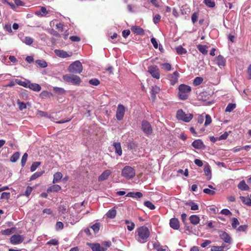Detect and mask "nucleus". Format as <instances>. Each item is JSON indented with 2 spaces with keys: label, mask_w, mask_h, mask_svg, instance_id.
I'll return each mask as SVG.
<instances>
[{
  "label": "nucleus",
  "mask_w": 251,
  "mask_h": 251,
  "mask_svg": "<svg viewBox=\"0 0 251 251\" xmlns=\"http://www.w3.org/2000/svg\"><path fill=\"white\" fill-rule=\"evenodd\" d=\"M150 235L149 228L143 226L137 228L135 232V237L140 243H145L149 238Z\"/></svg>",
  "instance_id": "f257e3e1"
},
{
  "label": "nucleus",
  "mask_w": 251,
  "mask_h": 251,
  "mask_svg": "<svg viewBox=\"0 0 251 251\" xmlns=\"http://www.w3.org/2000/svg\"><path fill=\"white\" fill-rule=\"evenodd\" d=\"M178 98L181 100H186L189 97V93L191 89L190 86L186 84H181L178 86Z\"/></svg>",
  "instance_id": "f03ea898"
},
{
  "label": "nucleus",
  "mask_w": 251,
  "mask_h": 251,
  "mask_svg": "<svg viewBox=\"0 0 251 251\" xmlns=\"http://www.w3.org/2000/svg\"><path fill=\"white\" fill-rule=\"evenodd\" d=\"M63 79L65 82L71 83L74 85H79L82 82L79 76L73 74H67L63 76Z\"/></svg>",
  "instance_id": "7ed1b4c3"
},
{
  "label": "nucleus",
  "mask_w": 251,
  "mask_h": 251,
  "mask_svg": "<svg viewBox=\"0 0 251 251\" xmlns=\"http://www.w3.org/2000/svg\"><path fill=\"white\" fill-rule=\"evenodd\" d=\"M68 72L74 74H80L83 71V66L80 61H75L70 64L68 68Z\"/></svg>",
  "instance_id": "20e7f679"
},
{
  "label": "nucleus",
  "mask_w": 251,
  "mask_h": 251,
  "mask_svg": "<svg viewBox=\"0 0 251 251\" xmlns=\"http://www.w3.org/2000/svg\"><path fill=\"white\" fill-rule=\"evenodd\" d=\"M121 175L125 178L130 179L134 177L135 175H136V172L135 170L132 167L126 166L122 170Z\"/></svg>",
  "instance_id": "39448f33"
},
{
  "label": "nucleus",
  "mask_w": 251,
  "mask_h": 251,
  "mask_svg": "<svg viewBox=\"0 0 251 251\" xmlns=\"http://www.w3.org/2000/svg\"><path fill=\"white\" fill-rule=\"evenodd\" d=\"M176 117L178 120L188 123L193 119V115L192 114H186L182 109H180L177 111Z\"/></svg>",
  "instance_id": "423d86ee"
},
{
  "label": "nucleus",
  "mask_w": 251,
  "mask_h": 251,
  "mask_svg": "<svg viewBox=\"0 0 251 251\" xmlns=\"http://www.w3.org/2000/svg\"><path fill=\"white\" fill-rule=\"evenodd\" d=\"M148 72L151 75V76L155 79H159L160 77L159 70L157 66L152 65L148 68Z\"/></svg>",
  "instance_id": "0eeeda50"
},
{
  "label": "nucleus",
  "mask_w": 251,
  "mask_h": 251,
  "mask_svg": "<svg viewBox=\"0 0 251 251\" xmlns=\"http://www.w3.org/2000/svg\"><path fill=\"white\" fill-rule=\"evenodd\" d=\"M125 113V106L122 104H119L117 106L116 115H115V117H116L118 121L122 120L124 117Z\"/></svg>",
  "instance_id": "6e6552de"
},
{
  "label": "nucleus",
  "mask_w": 251,
  "mask_h": 251,
  "mask_svg": "<svg viewBox=\"0 0 251 251\" xmlns=\"http://www.w3.org/2000/svg\"><path fill=\"white\" fill-rule=\"evenodd\" d=\"M142 129L143 131L147 135H151L152 132L151 126L149 122L143 121L142 124Z\"/></svg>",
  "instance_id": "1a4fd4ad"
},
{
  "label": "nucleus",
  "mask_w": 251,
  "mask_h": 251,
  "mask_svg": "<svg viewBox=\"0 0 251 251\" xmlns=\"http://www.w3.org/2000/svg\"><path fill=\"white\" fill-rule=\"evenodd\" d=\"M54 52L56 56L61 58H66L72 55L71 51L68 52L64 50H55Z\"/></svg>",
  "instance_id": "9d476101"
},
{
  "label": "nucleus",
  "mask_w": 251,
  "mask_h": 251,
  "mask_svg": "<svg viewBox=\"0 0 251 251\" xmlns=\"http://www.w3.org/2000/svg\"><path fill=\"white\" fill-rule=\"evenodd\" d=\"M24 240V237L23 235L19 234H15L11 236L10 238V243L11 244H20L22 243Z\"/></svg>",
  "instance_id": "9b49d317"
},
{
  "label": "nucleus",
  "mask_w": 251,
  "mask_h": 251,
  "mask_svg": "<svg viewBox=\"0 0 251 251\" xmlns=\"http://www.w3.org/2000/svg\"><path fill=\"white\" fill-rule=\"evenodd\" d=\"M219 236L220 238L226 243L231 244L232 239L229 235L224 231H219Z\"/></svg>",
  "instance_id": "f8f14e48"
},
{
  "label": "nucleus",
  "mask_w": 251,
  "mask_h": 251,
  "mask_svg": "<svg viewBox=\"0 0 251 251\" xmlns=\"http://www.w3.org/2000/svg\"><path fill=\"white\" fill-rule=\"evenodd\" d=\"M87 245H89L93 251H105L106 250V248H104V247H101L100 246V244L98 243H88Z\"/></svg>",
  "instance_id": "ddd939ff"
},
{
  "label": "nucleus",
  "mask_w": 251,
  "mask_h": 251,
  "mask_svg": "<svg viewBox=\"0 0 251 251\" xmlns=\"http://www.w3.org/2000/svg\"><path fill=\"white\" fill-rule=\"evenodd\" d=\"M179 74L177 72H174L173 74L168 75V77L170 78L171 85H175L177 82Z\"/></svg>",
  "instance_id": "4468645a"
},
{
  "label": "nucleus",
  "mask_w": 251,
  "mask_h": 251,
  "mask_svg": "<svg viewBox=\"0 0 251 251\" xmlns=\"http://www.w3.org/2000/svg\"><path fill=\"white\" fill-rule=\"evenodd\" d=\"M131 31L134 33L139 35H144L145 34V30L143 28L138 26L134 25L130 28Z\"/></svg>",
  "instance_id": "2eb2a0df"
},
{
  "label": "nucleus",
  "mask_w": 251,
  "mask_h": 251,
  "mask_svg": "<svg viewBox=\"0 0 251 251\" xmlns=\"http://www.w3.org/2000/svg\"><path fill=\"white\" fill-rule=\"evenodd\" d=\"M170 226L174 230L178 229L180 228L178 220L176 218H172L170 221Z\"/></svg>",
  "instance_id": "dca6fc26"
},
{
  "label": "nucleus",
  "mask_w": 251,
  "mask_h": 251,
  "mask_svg": "<svg viewBox=\"0 0 251 251\" xmlns=\"http://www.w3.org/2000/svg\"><path fill=\"white\" fill-rule=\"evenodd\" d=\"M111 171L109 170H106L105 171H103L102 174L100 175V176L98 177V180L99 181H102L103 180H105L107 179L109 176L111 175Z\"/></svg>",
  "instance_id": "f3484780"
},
{
  "label": "nucleus",
  "mask_w": 251,
  "mask_h": 251,
  "mask_svg": "<svg viewBox=\"0 0 251 251\" xmlns=\"http://www.w3.org/2000/svg\"><path fill=\"white\" fill-rule=\"evenodd\" d=\"M237 187L241 191H250V187L244 180H242L238 184Z\"/></svg>",
  "instance_id": "a211bd4d"
},
{
  "label": "nucleus",
  "mask_w": 251,
  "mask_h": 251,
  "mask_svg": "<svg viewBox=\"0 0 251 251\" xmlns=\"http://www.w3.org/2000/svg\"><path fill=\"white\" fill-rule=\"evenodd\" d=\"M115 152L117 153L118 156H121L122 154V151L121 146V143L119 142H114L113 145Z\"/></svg>",
  "instance_id": "6ab92c4d"
},
{
  "label": "nucleus",
  "mask_w": 251,
  "mask_h": 251,
  "mask_svg": "<svg viewBox=\"0 0 251 251\" xmlns=\"http://www.w3.org/2000/svg\"><path fill=\"white\" fill-rule=\"evenodd\" d=\"M192 145L194 148L197 149H201L204 147V145L203 144L202 140L199 139L193 141Z\"/></svg>",
  "instance_id": "aec40b11"
},
{
  "label": "nucleus",
  "mask_w": 251,
  "mask_h": 251,
  "mask_svg": "<svg viewBox=\"0 0 251 251\" xmlns=\"http://www.w3.org/2000/svg\"><path fill=\"white\" fill-rule=\"evenodd\" d=\"M160 88L157 86H153L151 87V99L153 100H154L156 98V95L159 93Z\"/></svg>",
  "instance_id": "412c9836"
},
{
  "label": "nucleus",
  "mask_w": 251,
  "mask_h": 251,
  "mask_svg": "<svg viewBox=\"0 0 251 251\" xmlns=\"http://www.w3.org/2000/svg\"><path fill=\"white\" fill-rule=\"evenodd\" d=\"M189 220L191 224L194 225H197L200 223V219L198 215H192L189 217Z\"/></svg>",
  "instance_id": "4be33fe9"
},
{
  "label": "nucleus",
  "mask_w": 251,
  "mask_h": 251,
  "mask_svg": "<svg viewBox=\"0 0 251 251\" xmlns=\"http://www.w3.org/2000/svg\"><path fill=\"white\" fill-rule=\"evenodd\" d=\"M27 88L35 92H39L41 90V87L39 84L36 83H30V82L28 85H27Z\"/></svg>",
  "instance_id": "5701e85b"
},
{
  "label": "nucleus",
  "mask_w": 251,
  "mask_h": 251,
  "mask_svg": "<svg viewBox=\"0 0 251 251\" xmlns=\"http://www.w3.org/2000/svg\"><path fill=\"white\" fill-rule=\"evenodd\" d=\"M204 172L206 176H207V179L208 180L211 179L212 174L211 171L210 169V166L208 164L205 165L204 168Z\"/></svg>",
  "instance_id": "b1692460"
},
{
  "label": "nucleus",
  "mask_w": 251,
  "mask_h": 251,
  "mask_svg": "<svg viewBox=\"0 0 251 251\" xmlns=\"http://www.w3.org/2000/svg\"><path fill=\"white\" fill-rule=\"evenodd\" d=\"M61 188V186L58 185H57V184H55V185H52L51 186H50V188H49L48 189V192H59L60 191Z\"/></svg>",
  "instance_id": "393cba45"
},
{
  "label": "nucleus",
  "mask_w": 251,
  "mask_h": 251,
  "mask_svg": "<svg viewBox=\"0 0 251 251\" xmlns=\"http://www.w3.org/2000/svg\"><path fill=\"white\" fill-rule=\"evenodd\" d=\"M217 64L218 66H225L226 64L225 59L222 55H219L217 57Z\"/></svg>",
  "instance_id": "a878e982"
},
{
  "label": "nucleus",
  "mask_w": 251,
  "mask_h": 251,
  "mask_svg": "<svg viewBox=\"0 0 251 251\" xmlns=\"http://www.w3.org/2000/svg\"><path fill=\"white\" fill-rule=\"evenodd\" d=\"M240 199L245 204L251 206V200L249 197L240 196Z\"/></svg>",
  "instance_id": "bb28decb"
},
{
  "label": "nucleus",
  "mask_w": 251,
  "mask_h": 251,
  "mask_svg": "<svg viewBox=\"0 0 251 251\" xmlns=\"http://www.w3.org/2000/svg\"><path fill=\"white\" fill-rule=\"evenodd\" d=\"M197 49L203 54H206L208 52L207 49L208 47L206 45H199L197 46Z\"/></svg>",
  "instance_id": "cd10ccee"
},
{
  "label": "nucleus",
  "mask_w": 251,
  "mask_h": 251,
  "mask_svg": "<svg viewBox=\"0 0 251 251\" xmlns=\"http://www.w3.org/2000/svg\"><path fill=\"white\" fill-rule=\"evenodd\" d=\"M62 177V175L60 172L55 173L53 176V180H52V183H58L61 180Z\"/></svg>",
  "instance_id": "c85d7f7f"
},
{
  "label": "nucleus",
  "mask_w": 251,
  "mask_h": 251,
  "mask_svg": "<svg viewBox=\"0 0 251 251\" xmlns=\"http://www.w3.org/2000/svg\"><path fill=\"white\" fill-rule=\"evenodd\" d=\"M15 231V227H11L10 228H7L4 230L1 231L2 235H10L12 234Z\"/></svg>",
  "instance_id": "c756f323"
},
{
  "label": "nucleus",
  "mask_w": 251,
  "mask_h": 251,
  "mask_svg": "<svg viewBox=\"0 0 251 251\" xmlns=\"http://www.w3.org/2000/svg\"><path fill=\"white\" fill-rule=\"evenodd\" d=\"M125 224L127 225V229L128 231H133L135 225L133 222H130L128 220L125 221Z\"/></svg>",
  "instance_id": "7c9ffc66"
},
{
  "label": "nucleus",
  "mask_w": 251,
  "mask_h": 251,
  "mask_svg": "<svg viewBox=\"0 0 251 251\" xmlns=\"http://www.w3.org/2000/svg\"><path fill=\"white\" fill-rule=\"evenodd\" d=\"M160 66L162 69L167 72L170 71L172 70V66L169 63H161Z\"/></svg>",
  "instance_id": "2f4dec72"
},
{
  "label": "nucleus",
  "mask_w": 251,
  "mask_h": 251,
  "mask_svg": "<svg viewBox=\"0 0 251 251\" xmlns=\"http://www.w3.org/2000/svg\"><path fill=\"white\" fill-rule=\"evenodd\" d=\"M137 147V143L133 140L129 141L127 143V148L130 150L135 149Z\"/></svg>",
  "instance_id": "473e14b6"
},
{
  "label": "nucleus",
  "mask_w": 251,
  "mask_h": 251,
  "mask_svg": "<svg viewBox=\"0 0 251 251\" xmlns=\"http://www.w3.org/2000/svg\"><path fill=\"white\" fill-rule=\"evenodd\" d=\"M236 107V105L235 103H229L228 104L227 106H226V108L225 111L230 112L234 109H235Z\"/></svg>",
  "instance_id": "72a5a7b5"
},
{
  "label": "nucleus",
  "mask_w": 251,
  "mask_h": 251,
  "mask_svg": "<svg viewBox=\"0 0 251 251\" xmlns=\"http://www.w3.org/2000/svg\"><path fill=\"white\" fill-rule=\"evenodd\" d=\"M20 154L18 152H16L12 155L10 157V161L12 162H16L20 158Z\"/></svg>",
  "instance_id": "f704fd0d"
},
{
  "label": "nucleus",
  "mask_w": 251,
  "mask_h": 251,
  "mask_svg": "<svg viewBox=\"0 0 251 251\" xmlns=\"http://www.w3.org/2000/svg\"><path fill=\"white\" fill-rule=\"evenodd\" d=\"M35 62L36 64L38 65L40 67L42 68H46L48 66V63L46 61L43 60H37Z\"/></svg>",
  "instance_id": "c9c22d12"
},
{
  "label": "nucleus",
  "mask_w": 251,
  "mask_h": 251,
  "mask_svg": "<svg viewBox=\"0 0 251 251\" xmlns=\"http://www.w3.org/2000/svg\"><path fill=\"white\" fill-rule=\"evenodd\" d=\"M176 52L178 54H183L187 53V50L181 46H178L176 48Z\"/></svg>",
  "instance_id": "e433bc0d"
},
{
  "label": "nucleus",
  "mask_w": 251,
  "mask_h": 251,
  "mask_svg": "<svg viewBox=\"0 0 251 251\" xmlns=\"http://www.w3.org/2000/svg\"><path fill=\"white\" fill-rule=\"evenodd\" d=\"M116 214L117 211L115 210V209H111L108 211L106 215H107V217L108 218H114Z\"/></svg>",
  "instance_id": "4c0bfd02"
},
{
  "label": "nucleus",
  "mask_w": 251,
  "mask_h": 251,
  "mask_svg": "<svg viewBox=\"0 0 251 251\" xmlns=\"http://www.w3.org/2000/svg\"><path fill=\"white\" fill-rule=\"evenodd\" d=\"M203 81V78L200 76H197L193 80V85L194 86H198L201 84Z\"/></svg>",
  "instance_id": "58836bf2"
},
{
  "label": "nucleus",
  "mask_w": 251,
  "mask_h": 251,
  "mask_svg": "<svg viewBox=\"0 0 251 251\" xmlns=\"http://www.w3.org/2000/svg\"><path fill=\"white\" fill-rule=\"evenodd\" d=\"M54 93L58 95H63L65 93V90L61 87H53Z\"/></svg>",
  "instance_id": "ea45409f"
},
{
  "label": "nucleus",
  "mask_w": 251,
  "mask_h": 251,
  "mask_svg": "<svg viewBox=\"0 0 251 251\" xmlns=\"http://www.w3.org/2000/svg\"><path fill=\"white\" fill-rule=\"evenodd\" d=\"M204 2L205 5L209 8L214 7L215 5L214 1L212 0H204Z\"/></svg>",
  "instance_id": "a19ab883"
},
{
  "label": "nucleus",
  "mask_w": 251,
  "mask_h": 251,
  "mask_svg": "<svg viewBox=\"0 0 251 251\" xmlns=\"http://www.w3.org/2000/svg\"><path fill=\"white\" fill-rule=\"evenodd\" d=\"M15 82H16L18 85H19L20 86H22L24 87L27 88V85L29 84V82H26L25 81H23L22 80H21L20 79H16L15 80Z\"/></svg>",
  "instance_id": "79ce46f5"
},
{
  "label": "nucleus",
  "mask_w": 251,
  "mask_h": 251,
  "mask_svg": "<svg viewBox=\"0 0 251 251\" xmlns=\"http://www.w3.org/2000/svg\"><path fill=\"white\" fill-rule=\"evenodd\" d=\"M43 172H37L33 174L30 177V180H35L43 175Z\"/></svg>",
  "instance_id": "37998d69"
},
{
  "label": "nucleus",
  "mask_w": 251,
  "mask_h": 251,
  "mask_svg": "<svg viewBox=\"0 0 251 251\" xmlns=\"http://www.w3.org/2000/svg\"><path fill=\"white\" fill-rule=\"evenodd\" d=\"M40 164V162H34L32 164L31 166L30 167V170L31 172H33L35 171L37 168H38Z\"/></svg>",
  "instance_id": "c03bdc74"
},
{
  "label": "nucleus",
  "mask_w": 251,
  "mask_h": 251,
  "mask_svg": "<svg viewBox=\"0 0 251 251\" xmlns=\"http://www.w3.org/2000/svg\"><path fill=\"white\" fill-rule=\"evenodd\" d=\"M225 246H213L211 247V251H224Z\"/></svg>",
  "instance_id": "a18cd8bd"
},
{
  "label": "nucleus",
  "mask_w": 251,
  "mask_h": 251,
  "mask_svg": "<svg viewBox=\"0 0 251 251\" xmlns=\"http://www.w3.org/2000/svg\"><path fill=\"white\" fill-rule=\"evenodd\" d=\"M144 204L146 207L149 208L150 209H155V206L154 204L152 203V202L150 201H145L144 202Z\"/></svg>",
  "instance_id": "49530a36"
},
{
  "label": "nucleus",
  "mask_w": 251,
  "mask_h": 251,
  "mask_svg": "<svg viewBox=\"0 0 251 251\" xmlns=\"http://www.w3.org/2000/svg\"><path fill=\"white\" fill-rule=\"evenodd\" d=\"M203 192L209 195V196H213L215 194V190H211L209 188L204 189V190H203Z\"/></svg>",
  "instance_id": "de8ad7c7"
},
{
  "label": "nucleus",
  "mask_w": 251,
  "mask_h": 251,
  "mask_svg": "<svg viewBox=\"0 0 251 251\" xmlns=\"http://www.w3.org/2000/svg\"><path fill=\"white\" fill-rule=\"evenodd\" d=\"M17 104L19 105V108L21 111L26 108V104L24 102L20 101V100H18Z\"/></svg>",
  "instance_id": "09e8293b"
},
{
  "label": "nucleus",
  "mask_w": 251,
  "mask_h": 251,
  "mask_svg": "<svg viewBox=\"0 0 251 251\" xmlns=\"http://www.w3.org/2000/svg\"><path fill=\"white\" fill-rule=\"evenodd\" d=\"M27 158V154L25 153L24 154L22 160H21V164H22V167H24L25 165Z\"/></svg>",
  "instance_id": "8fccbe9b"
},
{
  "label": "nucleus",
  "mask_w": 251,
  "mask_h": 251,
  "mask_svg": "<svg viewBox=\"0 0 251 251\" xmlns=\"http://www.w3.org/2000/svg\"><path fill=\"white\" fill-rule=\"evenodd\" d=\"M33 39L30 37H26L24 39V42L26 44V45H31L33 43Z\"/></svg>",
  "instance_id": "3c124183"
},
{
  "label": "nucleus",
  "mask_w": 251,
  "mask_h": 251,
  "mask_svg": "<svg viewBox=\"0 0 251 251\" xmlns=\"http://www.w3.org/2000/svg\"><path fill=\"white\" fill-rule=\"evenodd\" d=\"M89 83L90 85L98 86L100 84V81L96 78H93L89 80Z\"/></svg>",
  "instance_id": "603ef678"
},
{
  "label": "nucleus",
  "mask_w": 251,
  "mask_h": 251,
  "mask_svg": "<svg viewBox=\"0 0 251 251\" xmlns=\"http://www.w3.org/2000/svg\"><path fill=\"white\" fill-rule=\"evenodd\" d=\"M201 126L202 125L196 124L194 128H196V130H198L199 133H203L205 131V128Z\"/></svg>",
  "instance_id": "864d4df0"
},
{
  "label": "nucleus",
  "mask_w": 251,
  "mask_h": 251,
  "mask_svg": "<svg viewBox=\"0 0 251 251\" xmlns=\"http://www.w3.org/2000/svg\"><path fill=\"white\" fill-rule=\"evenodd\" d=\"M91 228L94 231L95 233H98L100 229V223H96L92 226Z\"/></svg>",
  "instance_id": "5fc2aeb1"
},
{
  "label": "nucleus",
  "mask_w": 251,
  "mask_h": 251,
  "mask_svg": "<svg viewBox=\"0 0 251 251\" xmlns=\"http://www.w3.org/2000/svg\"><path fill=\"white\" fill-rule=\"evenodd\" d=\"M239 222L237 220V219L235 217L233 218L232 219V223H231V226L233 228H235L237 227V226L239 225Z\"/></svg>",
  "instance_id": "6e6d98bb"
},
{
  "label": "nucleus",
  "mask_w": 251,
  "mask_h": 251,
  "mask_svg": "<svg viewBox=\"0 0 251 251\" xmlns=\"http://www.w3.org/2000/svg\"><path fill=\"white\" fill-rule=\"evenodd\" d=\"M212 122V119L210 117V116L208 114H206L205 115V122L204 125L205 126L209 125L210 124H211Z\"/></svg>",
  "instance_id": "4d7b16f0"
},
{
  "label": "nucleus",
  "mask_w": 251,
  "mask_h": 251,
  "mask_svg": "<svg viewBox=\"0 0 251 251\" xmlns=\"http://www.w3.org/2000/svg\"><path fill=\"white\" fill-rule=\"evenodd\" d=\"M10 197V193L8 192H3L1 193V199H6L8 200Z\"/></svg>",
  "instance_id": "13d9d810"
},
{
  "label": "nucleus",
  "mask_w": 251,
  "mask_h": 251,
  "mask_svg": "<svg viewBox=\"0 0 251 251\" xmlns=\"http://www.w3.org/2000/svg\"><path fill=\"white\" fill-rule=\"evenodd\" d=\"M32 187L28 186V187H26V190L25 191V194H24V195H25V196L26 197L29 196L30 194L32 193Z\"/></svg>",
  "instance_id": "bf43d9fd"
},
{
  "label": "nucleus",
  "mask_w": 251,
  "mask_h": 251,
  "mask_svg": "<svg viewBox=\"0 0 251 251\" xmlns=\"http://www.w3.org/2000/svg\"><path fill=\"white\" fill-rule=\"evenodd\" d=\"M64 228V224L61 222H57L56 223L55 228L57 230L62 229Z\"/></svg>",
  "instance_id": "052dcab7"
},
{
  "label": "nucleus",
  "mask_w": 251,
  "mask_h": 251,
  "mask_svg": "<svg viewBox=\"0 0 251 251\" xmlns=\"http://www.w3.org/2000/svg\"><path fill=\"white\" fill-rule=\"evenodd\" d=\"M161 16H160L159 14H156L154 18H153V22H154V23L155 24H158L159 22L161 20Z\"/></svg>",
  "instance_id": "680f3d73"
},
{
  "label": "nucleus",
  "mask_w": 251,
  "mask_h": 251,
  "mask_svg": "<svg viewBox=\"0 0 251 251\" xmlns=\"http://www.w3.org/2000/svg\"><path fill=\"white\" fill-rule=\"evenodd\" d=\"M47 244L48 245H57L58 244V241L56 239H52L48 242Z\"/></svg>",
  "instance_id": "e2e57ef3"
},
{
  "label": "nucleus",
  "mask_w": 251,
  "mask_h": 251,
  "mask_svg": "<svg viewBox=\"0 0 251 251\" xmlns=\"http://www.w3.org/2000/svg\"><path fill=\"white\" fill-rule=\"evenodd\" d=\"M221 213L224 215H227V216L231 215V212L228 209H223V210H221Z\"/></svg>",
  "instance_id": "0e129e2a"
},
{
  "label": "nucleus",
  "mask_w": 251,
  "mask_h": 251,
  "mask_svg": "<svg viewBox=\"0 0 251 251\" xmlns=\"http://www.w3.org/2000/svg\"><path fill=\"white\" fill-rule=\"evenodd\" d=\"M247 229V225H241L237 228V231L240 232H244L246 231Z\"/></svg>",
  "instance_id": "69168bd1"
},
{
  "label": "nucleus",
  "mask_w": 251,
  "mask_h": 251,
  "mask_svg": "<svg viewBox=\"0 0 251 251\" xmlns=\"http://www.w3.org/2000/svg\"><path fill=\"white\" fill-rule=\"evenodd\" d=\"M70 39L72 42H78L80 40V37L77 36H71L70 37Z\"/></svg>",
  "instance_id": "338daca9"
},
{
  "label": "nucleus",
  "mask_w": 251,
  "mask_h": 251,
  "mask_svg": "<svg viewBox=\"0 0 251 251\" xmlns=\"http://www.w3.org/2000/svg\"><path fill=\"white\" fill-rule=\"evenodd\" d=\"M198 15H199V14H198V13H196V12H194L192 14V21L193 24H194L195 23H196L197 21Z\"/></svg>",
  "instance_id": "774afa93"
}]
</instances>
